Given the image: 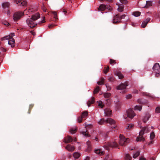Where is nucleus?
Instances as JSON below:
<instances>
[{"label":"nucleus","instance_id":"obj_1","mask_svg":"<svg viewBox=\"0 0 160 160\" xmlns=\"http://www.w3.org/2000/svg\"><path fill=\"white\" fill-rule=\"evenodd\" d=\"M149 132L148 128L147 127H144L142 128V130L140 132L139 136L137 137L136 139L137 141H143L144 138H143V135L144 132L147 133Z\"/></svg>","mask_w":160,"mask_h":160},{"label":"nucleus","instance_id":"obj_2","mask_svg":"<svg viewBox=\"0 0 160 160\" xmlns=\"http://www.w3.org/2000/svg\"><path fill=\"white\" fill-rule=\"evenodd\" d=\"M119 138V144L120 145L125 146L128 142V139L125 138L122 135H120Z\"/></svg>","mask_w":160,"mask_h":160},{"label":"nucleus","instance_id":"obj_3","mask_svg":"<svg viewBox=\"0 0 160 160\" xmlns=\"http://www.w3.org/2000/svg\"><path fill=\"white\" fill-rule=\"evenodd\" d=\"M118 145L117 142H108L107 145H104L103 147L104 148L107 150L109 149V148H117L118 147Z\"/></svg>","mask_w":160,"mask_h":160},{"label":"nucleus","instance_id":"obj_4","mask_svg":"<svg viewBox=\"0 0 160 160\" xmlns=\"http://www.w3.org/2000/svg\"><path fill=\"white\" fill-rule=\"evenodd\" d=\"M160 68V66L158 63H155L153 67V70L156 73L155 76L156 77H158L160 75V71L159 72L158 71Z\"/></svg>","mask_w":160,"mask_h":160},{"label":"nucleus","instance_id":"obj_5","mask_svg":"<svg viewBox=\"0 0 160 160\" xmlns=\"http://www.w3.org/2000/svg\"><path fill=\"white\" fill-rule=\"evenodd\" d=\"M24 14V13L21 11H18L15 12L13 16V19L14 21H17L19 20Z\"/></svg>","mask_w":160,"mask_h":160},{"label":"nucleus","instance_id":"obj_6","mask_svg":"<svg viewBox=\"0 0 160 160\" xmlns=\"http://www.w3.org/2000/svg\"><path fill=\"white\" fill-rule=\"evenodd\" d=\"M106 122L107 123H108L111 124H114L115 123V121L111 118H108L106 120H105L104 119H102L98 122V123L101 125L104 122Z\"/></svg>","mask_w":160,"mask_h":160},{"label":"nucleus","instance_id":"obj_7","mask_svg":"<svg viewBox=\"0 0 160 160\" xmlns=\"http://www.w3.org/2000/svg\"><path fill=\"white\" fill-rule=\"evenodd\" d=\"M126 113L127 115V116L123 115L125 118H126L127 117H128L131 118H132L135 115V114L134 113L133 110L131 109H129L127 110Z\"/></svg>","mask_w":160,"mask_h":160},{"label":"nucleus","instance_id":"obj_8","mask_svg":"<svg viewBox=\"0 0 160 160\" xmlns=\"http://www.w3.org/2000/svg\"><path fill=\"white\" fill-rule=\"evenodd\" d=\"M33 21V20L31 18L27 19L26 21L27 23L31 28H33L37 25V24L35 23Z\"/></svg>","mask_w":160,"mask_h":160},{"label":"nucleus","instance_id":"obj_9","mask_svg":"<svg viewBox=\"0 0 160 160\" xmlns=\"http://www.w3.org/2000/svg\"><path fill=\"white\" fill-rule=\"evenodd\" d=\"M14 2L18 5L22 6H26L27 4V2L25 0H13Z\"/></svg>","mask_w":160,"mask_h":160},{"label":"nucleus","instance_id":"obj_10","mask_svg":"<svg viewBox=\"0 0 160 160\" xmlns=\"http://www.w3.org/2000/svg\"><path fill=\"white\" fill-rule=\"evenodd\" d=\"M128 85V83L127 82H125L124 83H122L119 85L117 87V89L118 90H122L125 89L126 88L127 86Z\"/></svg>","mask_w":160,"mask_h":160},{"label":"nucleus","instance_id":"obj_11","mask_svg":"<svg viewBox=\"0 0 160 160\" xmlns=\"http://www.w3.org/2000/svg\"><path fill=\"white\" fill-rule=\"evenodd\" d=\"M107 9L109 10H112V9L111 8L108 7V5H106L104 4H101L98 7V10L99 11H103L105 9Z\"/></svg>","mask_w":160,"mask_h":160},{"label":"nucleus","instance_id":"obj_12","mask_svg":"<svg viewBox=\"0 0 160 160\" xmlns=\"http://www.w3.org/2000/svg\"><path fill=\"white\" fill-rule=\"evenodd\" d=\"M121 22V20L119 14L116 15L113 18L112 22L114 24H116Z\"/></svg>","mask_w":160,"mask_h":160},{"label":"nucleus","instance_id":"obj_13","mask_svg":"<svg viewBox=\"0 0 160 160\" xmlns=\"http://www.w3.org/2000/svg\"><path fill=\"white\" fill-rule=\"evenodd\" d=\"M64 140L65 143H68L72 142L73 140V139L71 137L68 136L64 138Z\"/></svg>","mask_w":160,"mask_h":160},{"label":"nucleus","instance_id":"obj_14","mask_svg":"<svg viewBox=\"0 0 160 160\" xmlns=\"http://www.w3.org/2000/svg\"><path fill=\"white\" fill-rule=\"evenodd\" d=\"M14 33H11L9 35H8L6 36L3 38H1V40H8L9 39L12 38V37L14 36Z\"/></svg>","mask_w":160,"mask_h":160},{"label":"nucleus","instance_id":"obj_15","mask_svg":"<svg viewBox=\"0 0 160 160\" xmlns=\"http://www.w3.org/2000/svg\"><path fill=\"white\" fill-rule=\"evenodd\" d=\"M150 20V18H148L146 19L144 21L142 22L141 25L142 27L143 28H145L146 25H147L148 23L149 22Z\"/></svg>","mask_w":160,"mask_h":160},{"label":"nucleus","instance_id":"obj_16","mask_svg":"<svg viewBox=\"0 0 160 160\" xmlns=\"http://www.w3.org/2000/svg\"><path fill=\"white\" fill-rule=\"evenodd\" d=\"M40 18V14L38 13H37L34 15H32L31 18L33 20V21H35L37 20Z\"/></svg>","mask_w":160,"mask_h":160},{"label":"nucleus","instance_id":"obj_17","mask_svg":"<svg viewBox=\"0 0 160 160\" xmlns=\"http://www.w3.org/2000/svg\"><path fill=\"white\" fill-rule=\"evenodd\" d=\"M65 148L68 150V151L70 152H72L74 150V146H71L70 144L68 145Z\"/></svg>","mask_w":160,"mask_h":160},{"label":"nucleus","instance_id":"obj_18","mask_svg":"<svg viewBox=\"0 0 160 160\" xmlns=\"http://www.w3.org/2000/svg\"><path fill=\"white\" fill-rule=\"evenodd\" d=\"M104 113L106 116H110L112 113V111L108 108H106L104 110Z\"/></svg>","mask_w":160,"mask_h":160},{"label":"nucleus","instance_id":"obj_19","mask_svg":"<svg viewBox=\"0 0 160 160\" xmlns=\"http://www.w3.org/2000/svg\"><path fill=\"white\" fill-rule=\"evenodd\" d=\"M137 101L139 104L143 105L145 104L148 102L147 100L143 99H138Z\"/></svg>","mask_w":160,"mask_h":160},{"label":"nucleus","instance_id":"obj_20","mask_svg":"<svg viewBox=\"0 0 160 160\" xmlns=\"http://www.w3.org/2000/svg\"><path fill=\"white\" fill-rule=\"evenodd\" d=\"M95 102V98L92 97L90 100H89L87 102V104L88 107H90L91 104H93Z\"/></svg>","mask_w":160,"mask_h":160},{"label":"nucleus","instance_id":"obj_21","mask_svg":"<svg viewBox=\"0 0 160 160\" xmlns=\"http://www.w3.org/2000/svg\"><path fill=\"white\" fill-rule=\"evenodd\" d=\"M9 40L8 42V44L11 45L12 47L14 46L15 41L13 38L9 39Z\"/></svg>","mask_w":160,"mask_h":160},{"label":"nucleus","instance_id":"obj_22","mask_svg":"<svg viewBox=\"0 0 160 160\" xmlns=\"http://www.w3.org/2000/svg\"><path fill=\"white\" fill-rule=\"evenodd\" d=\"M151 115L149 113H147L146 116L143 119V121L144 123H146V122L150 118Z\"/></svg>","mask_w":160,"mask_h":160},{"label":"nucleus","instance_id":"obj_23","mask_svg":"<svg viewBox=\"0 0 160 160\" xmlns=\"http://www.w3.org/2000/svg\"><path fill=\"white\" fill-rule=\"evenodd\" d=\"M95 152L97 154L100 155H103L104 154V152L102 151L100 149H97L95 150Z\"/></svg>","mask_w":160,"mask_h":160},{"label":"nucleus","instance_id":"obj_24","mask_svg":"<svg viewBox=\"0 0 160 160\" xmlns=\"http://www.w3.org/2000/svg\"><path fill=\"white\" fill-rule=\"evenodd\" d=\"M115 74L118 76L119 78L120 79L123 78L124 77L123 75L121 72L119 71H117L115 73Z\"/></svg>","mask_w":160,"mask_h":160},{"label":"nucleus","instance_id":"obj_25","mask_svg":"<svg viewBox=\"0 0 160 160\" xmlns=\"http://www.w3.org/2000/svg\"><path fill=\"white\" fill-rule=\"evenodd\" d=\"M87 144L88 146V152L90 151L91 149V142L88 141L87 142Z\"/></svg>","mask_w":160,"mask_h":160},{"label":"nucleus","instance_id":"obj_26","mask_svg":"<svg viewBox=\"0 0 160 160\" xmlns=\"http://www.w3.org/2000/svg\"><path fill=\"white\" fill-rule=\"evenodd\" d=\"M104 79L103 78H100V81H98L97 82V84L99 85L103 84L104 83Z\"/></svg>","mask_w":160,"mask_h":160},{"label":"nucleus","instance_id":"obj_27","mask_svg":"<svg viewBox=\"0 0 160 160\" xmlns=\"http://www.w3.org/2000/svg\"><path fill=\"white\" fill-rule=\"evenodd\" d=\"M88 115V112L87 111H84L82 113L81 117L83 118H85Z\"/></svg>","mask_w":160,"mask_h":160},{"label":"nucleus","instance_id":"obj_28","mask_svg":"<svg viewBox=\"0 0 160 160\" xmlns=\"http://www.w3.org/2000/svg\"><path fill=\"white\" fill-rule=\"evenodd\" d=\"M77 128L75 127V128H71L70 130V132L71 133L73 134L76 132L77 131Z\"/></svg>","mask_w":160,"mask_h":160},{"label":"nucleus","instance_id":"obj_29","mask_svg":"<svg viewBox=\"0 0 160 160\" xmlns=\"http://www.w3.org/2000/svg\"><path fill=\"white\" fill-rule=\"evenodd\" d=\"M3 8H8L10 6V3L8 2H6L3 3L2 4Z\"/></svg>","mask_w":160,"mask_h":160},{"label":"nucleus","instance_id":"obj_30","mask_svg":"<svg viewBox=\"0 0 160 160\" xmlns=\"http://www.w3.org/2000/svg\"><path fill=\"white\" fill-rule=\"evenodd\" d=\"M124 7L122 4L120 5L118 9V11L119 12H122L123 10Z\"/></svg>","mask_w":160,"mask_h":160},{"label":"nucleus","instance_id":"obj_31","mask_svg":"<svg viewBox=\"0 0 160 160\" xmlns=\"http://www.w3.org/2000/svg\"><path fill=\"white\" fill-rule=\"evenodd\" d=\"M80 156V154L77 152H75L73 154V157L74 158L76 159L78 158Z\"/></svg>","mask_w":160,"mask_h":160},{"label":"nucleus","instance_id":"obj_32","mask_svg":"<svg viewBox=\"0 0 160 160\" xmlns=\"http://www.w3.org/2000/svg\"><path fill=\"white\" fill-rule=\"evenodd\" d=\"M155 137V134L153 132H152L150 135V138L151 140H152Z\"/></svg>","mask_w":160,"mask_h":160},{"label":"nucleus","instance_id":"obj_33","mask_svg":"<svg viewBox=\"0 0 160 160\" xmlns=\"http://www.w3.org/2000/svg\"><path fill=\"white\" fill-rule=\"evenodd\" d=\"M99 91V86H97L96 88L93 91V94H95L97 93Z\"/></svg>","mask_w":160,"mask_h":160},{"label":"nucleus","instance_id":"obj_34","mask_svg":"<svg viewBox=\"0 0 160 160\" xmlns=\"http://www.w3.org/2000/svg\"><path fill=\"white\" fill-rule=\"evenodd\" d=\"M132 158L130 157L129 154H127L125 155V160H130Z\"/></svg>","mask_w":160,"mask_h":160},{"label":"nucleus","instance_id":"obj_35","mask_svg":"<svg viewBox=\"0 0 160 160\" xmlns=\"http://www.w3.org/2000/svg\"><path fill=\"white\" fill-rule=\"evenodd\" d=\"M111 93L109 92H106L104 94V96L106 98H109L111 96Z\"/></svg>","mask_w":160,"mask_h":160},{"label":"nucleus","instance_id":"obj_36","mask_svg":"<svg viewBox=\"0 0 160 160\" xmlns=\"http://www.w3.org/2000/svg\"><path fill=\"white\" fill-rule=\"evenodd\" d=\"M141 13L139 12H133V15L135 17H138L140 15Z\"/></svg>","mask_w":160,"mask_h":160},{"label":"nucleus","instance_id":"obj_37","mask_svg":"<svg viewBox=\"0 0 160 160\" xmlns=\"http://www.w3.org/2000/svg\"><path fill=\"white\" fill-rule=\"evenodd\" d=\"M142 109V106H138L136 105L135 107V110H138L139 111H141Z\"/></svg>","mask_w":160,"mask_h":160},{"label":"nucleus","instance_id":"obj_38","mask_svg":"<svg viewBox=\"0 0 160 160\" xmlns=\"http://www.w3.org/2000/svg\"><path fill=\"white\" fill-rule=\"evenodd\" d=\"M52 14L54 15V18L55 19H58V15L57 13V12L55 11H52Z\"/></svg>","mask_w":160,"mask_h":160},{"label":"nucleus","instance_id":"obj_39","mask_svg":"<svg viewBox=\"0 0 160 160\" xmlns=\"http://www.w3.org/2000/svg\"><path fill=\"white\" fill-rule=\"evenodd\" d=\"M133 125V124H127L126 126V128L128 129H130L132 128Z\"/></svg>","mask_w":160,"mask_h":160},{"label":"nucleus","instance_id":"obj_40","mask_svg":"<svg viewBox=\"0 0 160 160\" xmlns=\"http://www.w3.org/2000/svg\"><path fill=\"white\" fill-rule=\"evenodd\" d=\"M98 106L100 107L101 108H103L104 105L102 104V102L101 101H98L97 102Z\"/></svg>","mask_w":160,"mask_h":160},{"label":"nucleus","instance_id":"obj_41","mask_svg":"<svg viewBox=\"0 0 160 160\" xmlns=\"http://www.w3.org/2000/svg\"><path fill=\"white\" fill-rule=\"evenodd\" d=\"M140 154V152L139 151H137L136 153L134 154L133 156V158H136Z\"/></svg>","mask_w":160,"mask_h":160},{"label":"nucleus","instance_id":"obj_42","mask_svg":"<svg viewBox=\"0 0 160 160\" xmlns=\"http://www.w3.org/2000/svg\"><path fill=\"white\" fill-rule=\"evenodd\" d=\"M84 126L85 127V128H91L92 127V125H88L86 123L84 124Z\"/></svg>","mask_w":160,"mask_h":160},{"label":"nucleus","instance_id":"obj_43","mask_svg":"<svg viewBox=\"0 0 160 160\" xmlns=\"http://www.w3.org/2000/svg\"><path fill=\"white\" fill-rule=\"evenodd\" d=\"M109 69V67H108L107 68L105 67L104 68V73L105 74H106L107 72L108 71Z\"/></svg>","mask_w":160,"mask_h":160},{"label":"nucleus","instance_id":"obj_44","mask_svg":"<svg viewBox=\"0 0 160 160\" xmlns=\"http://www.w3.org/2000/svg\"><path fill=\"white\" fill-rule=\"evenodd\" d=\"M155 112L157 113H160V107H158L155 109Z\"/></svg>","mask_w":160,"mask_h":160},{"label":"nucleus","instance_id":"obj_45","mask_svg":"<svg viewBox=\"0 0 160 160\" xmlns=\"http://www.w3.org/2000/svg\"><path fill=\"white\" fill-rule=\"evenodd\" d=\"M122 3L126 4L128 3L127 0H119Z\"/></svg>","mask_w":160,"mask_h":160},{"label":"nucleus","instance_id":"obj_46","mask_svg":"<svg viewBox=\"0 0 160 160\" xmlns=\"http://www.w3.org/2000/svg\"><path fill=\"white\" fill-rule=\"evenodd\" d=\"M33 104H30L29 105V109L28 112L29 114L30 113L31 110L32 109V108H33Z\"/></svg>","mask_w":160,"mask_h":160},{"label":"nucleus","instance_id":"obj_47","mask_svg":"<svg viewBox=\"0 0 160 160\" xmlns=\"http://www.w3.org/2000/svg\"><path fill=\"white\" fill-rule=\"evenodd\" d=\"M82 134L85 136H86L87 137H89L90 136V135L88 134V133H86V132H82Z\"/></svg>","mask_w":160,"mask_h":160},{"label":"nucleus","instance_id":"obj_48","mask_svg":"<svg viewBox=\"0 0 160 160\" xmlns=\"http://www.w3.org/2000/svg\"><path fill=\"white\" fill-rule=\"evenodd\" d=\"M83 118H82V117L81 116H80L78 118V122L79 123H81L82 122V119Z\"/></svg>","mask_w":160,"mask_h":160},{"label":"nucleus","instance_id":"obj_49","mask_svg":"<svg viewBox=\"0 0 160 160\" xmlns=\"http://www.w3.org/2000/svg\"><path fill=\"white\" fill-rule=\"evenodd\" d=\"M109 81L111 82H112L114 80V78L112 77H110L108 78Z\"/></svg>","mask_w":160,"mask_h":160},{"label":"nucleus","instance_id":"obj_50","mask_svg":"<svg viewBox=\"0 0 160 160\" xmlns=\"http://www.w3.org/2000/svg\"><path fill=\"white\" fill-rule=\"evenodd\" d=\"M114 63H116L115 62V60H113V59H110V63L111 64H113Z\"/></svg>","mask_w":160,"mask_h":160},{"label":"nucleus","instance_id":"obj_51","mask_svg":"<svg viewBox=\"0 0 160 160\" xmlns=\"http://www.w3.org/2000/svg\"><path fill=\"white\" fill-rule=\"evenodd\" d=\"M116 107L118 108H119L120 107L121 105V103L119 102H117L116 104Z\"/></svg>","mask_w":160,"mask_h":160},{"label":"nucleus","instance_id":"obj_52","mask_svg":"<svg viewBox=\"0 0 160 160\" xmlns=\"http://www.w3.org/2000/svg\"><path fill=\"white\" fill-rule=\"evenodd\" d=\"M132 95L131 94H128L126 96V98L127 99H129L132 98Z\"/></svg>","mask_w":160,"mask_h":160},{"label":"nucleus","instance_id":"obj_53","mask_svg":"<svg viewBox=\"0 0 160 160\" xmlns=\"http://www.w3.org/2000/svg\"><path fill=\"white\" fill-rule=\"evenodd\" d=\"M146 5L148 6H149L152 5V2H147Z\"/></svg>","mask_w":160,"mask_h":160},{"label":"nucleus","instance_id":"obj_54","mask_svg":"<svg viewBox=\"0 0 160 160\" xmlns=\"http://www.w3.org/2000/svg\"><path fill=\"white\" fill-rule=\"evenodd\" d=\"M120 20H121L122 19H124L125 18V14H123V15L120 16Z\"/></svg>","mask_w":160,"mask_h":160},{"label":"nucleus","instance_id":"obj_55","mask_svg":"<svg viewBox=\"0 0 160 160\" xmlns=\"http://www.w3.org/2000/svg\"><path fill=\"white\" fill-rule=\"evenodd\" d=\"M105 85L106 86V87L107 88L108 90H109L110 89H111V87L110 86H109L107 84H106Z\"/></svg>","mask_w":160,"mask_h":160},{"label":"nucleus","instance_id":"obj_56","mask_svg":"<svg viewBox=\"0 0 160 160\" xmlns=\"http://www.w3.org/2000/svg\"><path fill=\"white\" fill-rule=\"evenodd\" d=\"M3 24L4 25H6L7 26H8L9 25V23L8 22H5L4 23H3Z\"/></svg>","mask_w":160,"mask_h":160},{"label":"nucleus","instance_id":"obj_57","mask_svg":"<svg viewBox=\"0 0 160 160\" xmlns=\"http://www.w3.org/2000/svg\"><path fill=\"white\" fill-rule=\"evenodd\" d=\"M45 22V17H44L43 19L40 22V23H43Z\"/></svg>","mask_w":160,"mask_h":160},{"label":"nucleus","instance_id":"obj_58","mask_svg":"<svg viewBox=\"0 0 160 160\" xmlns=\"http://www.w3.org/2000/svg\"><path fill=\"white\" fill-rule=\"evenodd\" d=\"M30 33L33 36H34L36 34L35 32H33L32 31H31Z\"/></svg>","mask_w":160,"mask_h":160},{"label":"nucleus","instance_id":"obj_59","mask_svg":"<svg viewBox=\"0 0 160 160\" xmlns=\"http://www.w3.org/2000/svg\"><path fill=\"white\" fill-rule=\"evenodd\" d=\"M133 92L134 93H138V90H135L133 91Z\"/></svg>","mask_w":160,"mask_h":160},{"label":"nucleus","instance_id":"obj_60","mask_svg":"<svg viewBox=\"0 0 160 160\" xmlns=\"http://www.w3.org/2000/svg\"><path fill=\"white\" fill-rule=\"evenodd\" d=\"M55 26V25H53V24H51L48 27L49 28H51L53 26Z\"/></svg>","mask_w":160,"mask_h":160},{"label":"nucleus","instance_id":"obj_61","mask_svg":"<svg viewBox=\"0 0 160 160\" xmlns=\"http://www.w3.org/2000/svg\"><path fill=\"white\" fill-rule=\"evenodd\" d=\"M139 160H146V159L143 157H141L140 158Z\"/></svg>","mask_w":160,"mask_h":160},{"label":"nucleus","instance_id":"obj_62","mask_svg":"<svg viewBox=\"0 0 160 160\" xmlns=\"http://www.w3.org/2000/svg\"><path fill=\"white\" fill-rule=\"evenodd\" d=\"M62 12H63L65 14L67 13V11L64 9H63Z\"/></svg>","mask_w":160,"mask_h":160},{"label":"nucleus","instance_id":"obj_63","mask_svg":"<svg viewBox=\"0 0 160 160\" xmlns=\"http://www.w3.org/2000/svg\"><path fill=\"white\" fill-rule=\"evenodd\" d=\"M108 156L107 155L106 158H105L104 160H108Z\"/></svg>","mask_w":160,"mask_h":160},{"label":"nucleus","instance_id":"obj_64","mask_svg":"<svg viewBox=\"0 0 160 160\" xmlns=\"http://www.w3.org/2000/svg\"><path fill=\"white\" fill-rule=\"evenodd\" d=\"M89 157H87L84 160H89Z\"/></svg>","mask_w":160,"mask_h":160}]
</instances>
